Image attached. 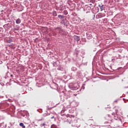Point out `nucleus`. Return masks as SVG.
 I'll use <instances>...</instances> for the list:
<instances>
[{"label": "nucleus", "instance_id": "f257e3e1", "mask_svg": "<svg viewBox=\"0 0 128 128\" xmlns=\"http://www.w3.org/2000/svg\"><path fill=\"white\" fill-rule=\"evenodd\" d=\"M64 120V122H68V124H72V126H78V120L76 118L74 115H70L68 118Z\"/></svg>", "mask_w": 128, "mask_h": 128}, {"label": "nucleus", "instance_id": "f03ea898", "mask_svg": "<svg viewBox=\"0 0 128 128\" xmlns=\"http://www.w3.org/2000/svg\"><path fill=\"white\" fill-rule=\"evenodd\" d=\"M121 111L120 108H118L117 109H116V114H114V113L112 114V116L110 114H108L106 116V118H108V120L112 122V118H114V120H120V116H118L119 114L118 112Z\"/></svg>", "mask_w": 128, "mask_h": 128}, {"label": "nucleus", "instance_id": "7ed1b4c3", "mask_svg": "<svg viewBox=\"0 0 128 128\" xmlns=\"http://www.w3.org/2000/svg\"><path fill=\"white\" fill-rule=\"evenodd\" d=\"M65 110H62V111L60 112L61 115L62 116V120H64H64H66V118H68L70 116L68 114H64Z\"/></svg>", "mask_w": 128, "mask_h": 128}, {"label": "nucleus", "instance_id": "20e7f679", "mask_svg": "<svg viewBox=\"0 0 128 128\" xmlns=\"http://www.w3.org/2000/svg\"><path fill=\"white\" fill-rule=\"evenodd\" d=\"M84 12H86V14H88L90 12V11L92 10V7L86 5L84 7Z\"/></svg>", "mask_w": 128, "mask_h": 128}, {"label": "nucleus", "instance_id": "39448f33", "mask_svg": "<svg viewBox=\"0 0 128 128\" xmlns=\"http://www.w3.org/2000/svg\"><path fill=\"white\" fill-rule=\"evenodd\" d=\"M86 37L88 40H92V33L90 32H86Z\"/></svg>", "mask_w": 128, "mask_h": 128}, {"label": "nucleus", "instance_id": "423d86ee", "mask_svg": "<svg viewBox=\"0 0 128 128\" xmlns=\"http://www.w3.org/2000/svg\"><path fill=\"white\" fill-rule=\"evenodd\" d=\"M3 26L6 30H10V28H12V26H10L9 24H6Z\"/></svg>", "mask_w": 128, "mask_h": 128}, {"label": "nucleus", "instance_id": "0eeeda50", "mask_svg": "<svg viewBox=\"0 0 128 128\" xmlns=\"http://www.w3.org/2000/svg\"><path fill=\"white\" fill-rule=\"evenodd\" d=\"M74 40H76V42H80V36H74Z\"/></svg>", "mask_w": 128, "mask_h": 128}, {"label": "nucleus", "instance_id": "6e6552de", "mask_svg": "<svg viewBox=\"0 0 128 128\" xmlns=\"http://www.w3.org/2000/svg\"><path fill=\"white\" fill-rule=\"evenodd\" d=\"M51 88L53 90H56V88H58V85H56V84H54L53 85H52V87H51Z\"/></svg>", "mask_w": 128, "mask_h": 128}, {"label": "nucleus", "instance_id": "1a4fd4ad", "mask_svg": "<svg viewBox=\"0 0 128 128\" xmlns=\"http://www.w3.org/2000/svg\"><path fill=\"white\" fill-rule=\"evenodd\" d=\"M20 22H22V20H20V18H18L16 21V23L17 24H20Z\"/></svg>", "mask_w": 128, "mask_h": 128}, {"label": "nucleus", "instance_id": "9d476101", "mask_svg": "<svg viewBox=\"0 0 128 128\" xmlns=\"http://www.w3.org/2000/svg\"><path fill=\"white\" fill-rule=\"evenodd\" d=\"M104 14L102 13H99L98 14L97 16L99 18H100L104 16Z\"/></svg>", "mask_w": 128, "mask_h": 128}, {"label": "nucleus", "instance_id": "9b49d317", "mask_svg": "<svg viewBox=\"0 0 128 128\" xmlns=\"http://www.w3.org/2000/svg\"><path fill=\"white\" fill-rule=\"evenodd\" d=\"M6 42L8 44H10L11 42H12V39L10 38L8 40H6Z\"/></svg>", "mask_w": 128, "mask_h": 128}, {"label": "nucleus", "instance_id": "f8f14e48", "mask_svg": "<svg viewBox=\"0 0 128 128\" xmlns=\"http://www.w3.org/2000/svg\"><path fill=\"white\" fill-rule=\"evenodd\" d=\"M98 6H99V8H100V12H102V10H104V4H102V6L100 4H99Z\"/></svg>", "mask_w": 128, "mask_h": 128}, {"label": "nucleus", "instance_id": "ddd939ff", "mask_svg": "<svg viewBox=\"0 0 128 128\" xmlns=\"http://www.w3.org/2000/svg\"><path fill=\"white\" fill-rule=\"evenodd\" d=\"M52 14L53 16H58V14L56 13V11H53Z\"/></svg>", "mask_w": 128, "mask_h": 128}, {"label": "nucleus", "instance_id": "4468645a", "mask_svg": "<svg viewBox=\"0 0 128 128\" xmlns=\"http://www.w3.org/2000/svg\"><path fill=\"white\" fill-rule=\"evenodd\" d=\"M50 118L51 120H52V118H54V120H56V118H54V116H52V114H50Z\"/></svg>", "mask_w": 128, "mask_h": 128}, {"label": "nucleus", "instance_id": "2eb2a0df", "mask_svg": "<svg viewBox=\"0 0 128 128\" xmlns=\"http://www.w3.org/2000/svg\"><path fill=\"white\" fill-rule=\"evenodd\" d=\"M58 70H64V68L60 66H59V67L58 68Z\"/></svg>", "mask_w": 128, "mask_h": 128}, {"label": "nucleus", "instance_id": "dca6fc26", "mask_svg": "<svg viewBox=\"0 0 128 128\" xmlns=\"http://www.w3.org/2000/svg\"><path fill=\"white\" fill-rule=\"evenodd\" d=\"M20 126H22V128H26V126L24 125V123L21 122L20 124Z\"/></svg>", "mask_w": 128, "mask_h": 128}, {"label": "nucleus", "instance_id": "f3484780", "mask_svg": "<svg viewBox=\"0 0 128 128\" xmlns=\"http://www.w3.org/2000/svg\"><path fill=\"white\" fill-rule=\"evenodd\" d=\"M51 128H58V126L54 124H53L51 126Z\"/></svg>", "mask_w": 128, "mask_h": 128}, {"label": "nucleus", "instance_id": "a211bd4d", "mask_svg": "<svg viewBox=\"0 0 128 128\" xmlns=\"http://www.w3.org/2000/svg\"><path fill=\"white\" fill-rule=\"evenodd\" d=\"M76 67H72V72H76Z\"/></svg>", "mask_w": 128, "mask_h": 128}, {"label": "nucleus", "instance_id": "6ab92c4d", "mask_svg": "<svg viewBox=\"0 0 128 128\" xmlns=\"http://www.w3.org/2000/svg\"><path fill=\"white\" fill-rule=\"evenodd\" d=\"M58 18H64V16L62 15H58Z\"/></svg>", "mask_w": 128, "mask_h": 128}, {"label": "nucleus", "instance_id": "aec40b11", "mask_svg": "<svg viewBox=\"0 0 128 128\" xmlns=\"http://www.w3.org/2000/svg\"><path fill=\"white\" fill-rule=\"evenodd\" d=\"M64 14H65V16H66V14H68V10H65L64 11Z\"/></svg>", "mask_w": 128, "mask_h": 128}, {"label": "nucleus", "instance_id": "412c9836", "mask_svg": "<svg viewBox=\"0 0 128 128\" xmlns=\"http://www.w3.org/2000/svg\"><path fill=\"white\" fill-rule=\"evenodd\" d=\"M95 9L96 10L95 12H98L100 11V8H98V7H96L95 8Z\"/></svg>", "mask_w": 128, "mask_h": 128}, {"label": "nucleus", "instance_id": "4be33fe9", "mask_svg": "<svg viewBox=\"0 0 128 128\" xmlns=\"http://www.w3.org/2000/svg\"><path fill=\"white\" fill-rule=\"evenodd\" d=\"M46 126V124H44V123H43V124H40V126L41 128H42V126Z\"/></svg>", "mask_w": 128, "mask_h": 128}, {"label": "nucleus", "instance_id": "5701e85b", "mask_svg": "<svg viewBox=\"0 0 128 128\" xmlns=\"http://www.w3.org/2000/svg\"><path fill=\"white\" fill-rule=\"evenodd\" d=\"M90 2H92V4H94L96 2V0H90Z\"/></svg>", "mask_w": 128, "mask_h": 128}, {"label": "nucleus", "instance_id": "b1692460", "mask_svg": "<svg viewBox=\"0 0 128 128\" xmlns=\"http://www.w3.org/2000/svg\"><path fill=\"white\" fill-rule=\"evenodd\" d=\"M80 74H81L80 71H78L77 72V75L78 76H80Z\"/></svg>", "mask_w": 128, "mask_h": 128}, {"label": "nucleus", "instance_id": "393cba45", "mask_svg": "<svg viewBox=\"0 0 128 128\" xmlns=\"http://www.w3.org/2000/svg\"><path fill=\"white\" fill-rule=\"evenodd\" d=\"M52 64H53V66H56V65H57L56 62H54L52 63Z\"/></svg>", "mask_w": 128, "mask_h": 128}, {"label": "nucleus", "instance_id": "a878e982", "mask_svg": "<svg viewBox=\"0 0 128 128\" xmlns=\"http://www.w3.org/2000/svg\"><path fill=\"white\" fill-rule=\"evenodd\" d=\"M52 34L54 36H56V32H52Z\"/></svg>", "mask_w": 128, "mask_h": 128}, {"label": "nucleus", "instance_id": "bb28decb", "mask_svg": "<svg viewBox=\"0 0 128 128\" xmlns=\"http://www.w3.org/2000/svg\"><path fill=\"white\" fill-rule=\"evenodd\" d=\"M55 30H60L61 28L60 27H57L55 28Z\"/></svg>", "mask_w": 128, "mask_h": 128}, {"label": "nucleus", "instance_id": "cd10ccee", "mask_svg": "<svg viewBox=\"0 0 128 128\" xmlns=\"http://www.w3.org/2000/svg\"><path fill=\"white\" fill-rule=\"evenodd\" d=\"M84 90V86H82L81 88V90Z\"/></svg>", "mask_w": 128, "mask_h": 128}, {"label": "nucleus", "instance_id": "c85d7f7f", "mask_svg": "<svg viewBox=\"0 0 128 128\" xmlns=\"http://www.w3.org/2000/svg\"><path fill=\"white\" fill-rule=\"evenodd\" d=\"M89 6H93V8H94V6H96V4L92 6V4H89Z\"/></svg>", "mask_w": 128, "mask_h": 128}, {"label": "nucleus", "instance_id": "c756f323", "mask_svg": "<svg viewBox=\"0 0 128 128\" xmlns=\"http://www.w3.org/2000/svg\"><path fill=\"white\" fill-rule=\"evenodd\" d=\"M10 46H14V44H12L10 45Z\"/></svg>", "mask_w": 128, "mask_h": 128}, {"label": "nucleus", "instance_id": "7c9ffc66", "mask_svg": "<svg viewBox=\"0 0 128 128\" xmlns=\"http://www.w3.org/2000/svg\"><path fill=\"white\" fill-rule=\"evenodd\" d=\"M73 90H78V88H73Z\"/></svg>", "mask_w": 128, "mask_h": 128}, {"label": "nucleus", "instance_id": "2f4dec72", "mask_svg": "<svg viewBox=\"0 0 128 128\" xmlns=\"http://www.w3.org/2000/svg\"><path fill=\"white\" fill-rule=\"evenodd\" d=\"M2 64V61L0 62V64Z\"/></svg>", "mask_w": 128, "mask_h": 128}, {"label": "nucleus", "instance_id": "473e14b6", "mask_svg": "<svg viewBox=\"0 0 128 128\" xmlns=\"http://www.w3.org/2000/svg\"><path fill=\"white\" fill-rule=\"evenodd\" d=\"M104 124H108V122H105Z\"/></svg>", "mask_w": 128, "mask_h": 128}, {"label": "nucleus", "instance_id": "72a5a7b5", "mask_svg": "<svg viewBox=\"0 0 128 128\" xmlns=\"http://www.w3.org/2000/svg\"><path fill=\"white\" fill-rule=\"evenodd\" d=\"M76 56H78V52H76Z\"/></svg>", "mask_w": 128, "mask_h": 128}, {"label": "nucleus", "instance_id": "f704fd0d", "mask_svg": "<svg viewBox=\"0 0 128 128\" xmlns=\"http://www.w3.org/2000/svg\"><path fill=\"white\" fill-rule=\"evenodd\" d=\"M10 76H12V74Z\"/></svg>", "mask_w": 128, "mask_h": 128}, {"label": "nucleus", "instance_id": "c9c22d12", "mask_svg": "<svg viewBox=\"0 0 128 128\" xmlns=\"http://www.w3.org/2000/svg\"><path fill=\"white\" fill-rule=\"evenodd\" d=\"M1 106H2V104L1 105Z\"/></svg>", "mask_w": 128, "mask_h": 128}]
</instances>
